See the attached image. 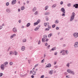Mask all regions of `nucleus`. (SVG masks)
<instances>
[{"instance_id": "obj_45", "label": "nucleus", "mask_w": 78, "mask_h": 78, "mask_svg": "<svg viewBox=\"0 0 78 78\" xmlns=\"http://www.w3.org/2000/svg\"><path fill=\"white\" fill-rule=\"evenodd\" d=\"M65 51V50H62L60 51V53H62V51Z\"/></svg>"}, {"instance_id": "obj_9", "label": "nucleus", "mask_w": 78, "mask_h": 78, "mask_svg": "<svg viewBox=\"0 0 78 78\" xmlns=\"http://www.w3.org/2000/svg\"><path fill=\"white\" fill-rule=\"evenodd\" d=\"M8 64V62H6L4 63L3 65L4 66V67H6V66H7Z\"/></svg>"}, {"instance_id": "obj_42", "label": "nucleus", "mask_w": 78, "mask_h": 78, "mask_svg": "<svg viewBox=\"0 0 78 78\" xmlns=\"http://www.w3.org/2000/svg\"><path fill=\"white\" fill-rule=\"evenodd\" d=\"M38 12L37 11H36V12H35L34 13V14H35V15H36V14H37Z\"/></svg>"}, {"instance_id": "obj_3", "label": "nucleus", "mask_w": 78, "mask_h": 78, "mask_svg": "<svg viewBox=\"0 0 78 78\" xmlns=\"http://www.w3.org/2000/svg\"><path fill=\"white\" fill-rule=\"evenodd\" d=\"M74 46L75 48H77L78 47V42L76 41L75 42Z\"/></svg>"}, {"instance_id": "obj_2", "label": "nucleus", "mask_w": 78, "mask_h": 78, "mask_svg": "<svg viewBox=\"0 0 78 78\" xmlns=\"http://www.w3.org/2000/svg\"><path fill=\"white\" fill-rule=\"evenodd\" d=\"M67 72L68 73H70V74H72L73 75H75V73H74V72L71 69H68L67 70Z\"/></svg>"}, {"instance_id": "obj_30", "label": "nucleus", "mask_w": 78, "mask_h": 78, "mask_svg": "<svg viewBox=\"0 0 78 78\" xmlns=\"http://www.w3.org/2000/svg\"><path fill=\"white\" fill-rule=\"evenodd\" d=\"M42 42H43V43H44V42H45V39H44V38H42Z\"/></svg>"}, {"instance_id": "obj_35", "label": "nucleus", "mask_w": 78, "mask_h": 78, "mask_svg": "<svg viewBox=\"0 0 78 78\" xmlns=\"http://www.w3.org/2000/svg\"><path fill=\"white\" fill-rule=\"evenodd\" d=\"M48 6H47L45 7V10H47L48 9Z\"/></svg>"}, {"instance_id": "obj_18", "label": "nucleus", "mask_w": 78, "mask_h": 78, "mask_svg": "<svg viewBox=\"0 0 78 78\" xmlns=\"http://www.w3.org/2000/svg\"><path fill=\"white\" fill-rule=\"evenodd\" d=\"M50 14V12H45L44 13V15L45 16H47V15H48Z\"/></svg>"}, {"instance_id": "obj_34", "label": "nucleus", "mask_w": 78, "mask_h": 78, "mask_svg": "<svg viewBox=\"0 0 78 78\" xmlns=\"http://www.w3.org/2000/svg\"><path fill=\"white\" fill-rule=\"evenodd\" d=\"M65 51V52H66V55H68V53H69V52L68 51H67V50H66V51Z\"/></svg>"}, {"instance_id": "obj_29", "label": "nucleus", "mask_w": 78, "mask_h": 78, "mask_svg": "<svg viewBox=\"0 0 78 78\" xmlns=\"http://www.w3.org/2000/svg\"><path fill=\"white\" fill-rule=\"evenodd\" d=\"M56 4H54L52 6V8H55V7H56Z\"/></svg>"}, {"instance_id": "obj_37", "label": "nucleus", "mask_w": 78, "mask_h": 78, "mask_svg": "<svg viewBox=\"0 0 78 78\" xmlns=\"http://www.w3.org/2000/svg\"><path fill=\"white\" fill-rule=\"evenodd\" d=\"M26 41H27V40H26V39H23V42H26Z\"/></svg>"}, {"instance_id": "obj_4", "label": "nucleus", "mask_w": 78, "mask_h": 78, "mask_svg": "<svg viewBox=\"0 0 78 78\" xmlns=\"http://www.w3.org/2000/svg\"><path fill=\"white\" fill-rule=\"evenodd\" d=\"M12 31L14 33H17V29L16 27H14L12 30Z\"/></svg>"}, {"instance_id": "obj_58", "label": "nucleus", "mask_w": 78, "mask_h": 78, "mask_svg": "<svg viewBox=\"0 0 78 78\" xmlns=\"http://www.w3.org/2000/svg\"><path fill=\"white\" fill-rule=\"evenodd\" d=\"M28 62L29 64H30V61H31V60H28Z\"/></svg>"}, {"instance_id": "obj_60", "label": "nucleus", "mask_w": 78, "mask_h": 78, "mask_svg": "<svg viewBox=\"0 0 78 78\" xmlns=\"http://www.w3.org/2000/svg\"><path fill=\"white\" fill-rule=\"evenodd\" d=\"M62 54V55H65V52H63Z\"/></svg>"}, {"instance_id": "obj_28", "label": "nucleus", "mask_w": 78, "mask_h": 78, "mask_svg": "<svg viewBox=\"0 0 78 78\" xmlns=\"http://www.w3.org/2000/svg\"><path fill=\"white\" fill-rule=\"evenodd\" d=\"M69 66H70V65H69V63H67L66 64V66H67V67H69Z\"/></svg>"}, {"instance_id": "obj_38", "label": "nucleus", "mask_w": 78, "mask_h": 78, "mask_svg": "<svg viewBox=\"0 0 78 78\" xmlns=\"http://www.w3.org/2000/svg\"><path fill=\"white\" fill-rule=\"evenodd\" d=\"M45 31H49L50 30H49V29L48 28H46L45 29Z\"/></svg>"}, {"instance_id": "obj_25", "label": "nucleus", "mask_w": 78, "mask_h": 78, "mask_svg": "<svg viewBox=\"0 0 78 78\" xmlns=\"http://www.w3.org/2000/svg\"><path fill=\"white\" fill-rule=\"evenodd\" d=\"M32 74L33 75H36V72L34 71L32 72Z\"/></svg>"}, {"instance_id": "obj_15", "label": "nucleus", "mask_w": 78, "mask_h": 78, "mask_svg": "<svg viewBox=\"0 0 78 78\" xmlns=\"http://www.w3.org/2000/svg\"><path fill=\"white\" fill-rule=\"evenodd\" d=\"M36 9H37L36 7H34V8H33L32 9L33 12H34L36 11Z\"/></svg>"}, {"instance_id": "obj_43", "label": "nucleus", "mask_w": 78, "mask_h": 78, "mask_svg": "<svg viewBox=\"0 0 78 78\" xmlns=\"http://www.w3.org/2000/svg\"><path fill=\"white\" fill-rule=\"evenodd\" d=\"M64 75H68V73H67V72H65L64 73Z\"/></svg>"}, {"instance_id": "obj_31", "label": "nucleus", "mask_w": 78, "mask_h": 78, "mask_svg": "<svg viewBox=\"0 0 78 78\" xmlns=\"http://www.w3.org/2000/svg\"><path fill=\"white\" fill-rule=\"evenodd\" d=\"M65 13H66V12H63V14H62V16H65V15H66V14Z\"/></svg>"}, {"instance_id": "obj_48", "label": "nucleus", "mask_w": 78, "mask_h": 78, "mask_svg": "<svg viewBox=\"0 0 78 78\" xmlns=\"http://www.w3.org/2000/svg\"><path fill=\"white\" fill-rule=\"evenodd\" d=\"M48 38H47L46 39V40H45V42H48Z\"/></svg>"}, {"instance_id": "obj_64", "label": "nucleus", "mask_w": 78, "mask_h": 78, "mask_svg": "<svg viewBox=\"0 0 78 78\" xmlns=\"http://www.w3.org/2000/svg\"><path fill=\"white\" fill-rule=\"evenodd\" d=\"M31 78H34V76H33V75L31 76Z\"/></svg>"}, {"instance_id": "obj_27", "label": "nucleus", "mask_w": 78, "mask_h": 78, "mask_svg": "<svg viewBox=\"0 0 78 78\" xmlns=\"http://www.w3.org/2000/svg\"><path fill=\"white\" fill-rule=\"evenodd\" d=\"M13 52L14 53H15V55H17V54L18 53L15 51H14Z\"/></svg>"}, {"instance_id": "obj_12", "label": "nucleus", "mask_w": 78, "mask_h": 78, "mask_svg": "<svg viewBox=\"0 0 78 78\" xmlns=\"http://www.w3.org/2000/svg\"><path fill=\"white\" fill-rule=\"evenodd\" d=\"M61 11L62 12H66V11H65V9L64 8H62L61 9Z\"/></svg>"}, {"instance_id": "obj_17", "label": "nucleus", "mask_w": 78, "mask_h": 78, "mask_svg": "<svg viewBox=\"0 0 78 78\" xmlns=\"http://www.w3.org/2000/svg\"><path fill=\"white\" fill-rule=\"evenodd\" d=\"M25 46H23L21 47V50L22 51H24L25 50Z\"/></svg>"}, {"instance_id": "obj_11", "label": "nucleus", "mask_w": 78, "mask_h": 78, "mask_svg": "<svg viewBox=\"0 0 78 78\" xmlns=\"http://www.w3.org/2000/svg\"><path fill=\"white\" fill-rule=\"evenodd\" d=\"M16 36V34H14L13 35H12L10 37V38L12 39V38H13V37H14V36Z\"/></svg>"}, {"instance_id": "obj_20", "label": "nucleus", "mask_w": 78, "mask_h": 78, "mask_svg": "<svg viewBox=\"0 0 78 78\" xmlns=\"http://www.w3.org/2000/svg\"><path fill=\"white\" fill-rule=\"evenodd\" d=\"M30 23H27V24L26 25V27H30Z\"/></svg>"}, {"instance_id": "obj_26", "label": "nucleus", "mask_w": 78, "mask_h": 78, "mask_svg": "<svg viewBox=\"0 0 78 78\" xmlns=\"http://www.w3.org/2000/svg\"><path fill=\"white\" fill-rule=\"evenodd\" d=\"M21 10H23V9H25V6H23L21 7Z\"/></svg>"}, {"instance_id": "obj_47", "label": "nucleus", "mask_w": 78, "mask_h": 78, "mask_svg": "<svg viewBox=\"0 0 78 78\" xmlns=\"http://www.w3.org/2000/svg\"><path fill=\"white\" fill-rule=\"evenodd\" d=\"M46 21H48V17H46Z\"/></svg>"}, {"instance_id": "obj_1", "label": "nucleus", "mask_w": 78, "mask_h": 78, "mask_svg": "<svg viewBox=\"0 0 78 78\" xmlns=\"http://www.w3.org/2000/svg\"><path fill=\"white\" fill-rule=\"evenodd\" d=\"M75 12H73L72 15L71 16V18L70 19V22H72V21L73 20L74 18H75Z\"/></svg>"}, {"instance_id": "obj_50", "label": "nucleus", "mask_w": 78, "mask_h": 78, "mask_svg": "<svg viewBox=\"0 0 78 78\" xmlns=\"http://www.w3.org/2000/svg\"><path fill=\"white\" fill-rule=\"evenodd\" d=\"M37 66H38V64H36L34 66V68H35V67H36Z\"/></svg>"}, {"instance_id": "obj_36", "label": "nucleus", "mask_w": 78, "mask_h": 78, "mask_svg": "<svg viewBox=\"0 0 78 78\" xmlns=\"http://www.w3.org/2000/svg\"><path fill=\"white\" fill-rule=\"evenodd\" d=\"M52 27L53 28H54L55 27H56V25L55 24H53L52 26Z\"/></svg>"}, {"instance_id": "obj_63", "label": "nucleus", "mask_w": 78, "mask_h": 78, "mask_svg": "<svg viewBox=\"0 0 78 78\" xmlns=\"http://www.w3.org/2000/svg\"><path fill=\"white\" fill-rule=\"evenodd\" d=\"M29 1H27V4H28V3H29Z\"/></svg>"}, {"instance_id": "obj_55", "label": "nucleus", "mask_w": 78, "mask_h": 78, "mask_svg": "<svg viewBox=\"0 0 78 78\" xmlns=\"http://www.w3.org/2000/svg\"><path fill=\"white\" fill-rule=\"evenodd\" d=\"M41 44V41H38V45H39V44Z\"/></svg>"}, {"instance_id": "obj_56", "label": "nucleus", "mask_w": 78, "mask_h": 78, "mask_svg": "<svg viewBox=\"0 0 78 78\" xmlns=\"http://www.w3.org/2000/svg\"><path fill=\"white\" fill-rule=\"evenodd\" d=\"M45 56H46V54H44V58H45Z\"/></svg>"}, {"instance_id": "obj_6", "label": "nucleus", "mask_w": 78, "mask_h": 78, "mask_svg": "<svg viewBox=\"0 0 78 78\" xmlns=\"http://www.w3.org/2000/svg\"><path fill=\"white\" fill-rule=\"evenodd\" d=\"M73 35L75 37H78V33H74Z\"/></svg>"}, {"instance_id": "obj_32", "label": "nucleus", "mask_w": 78, "mask_h": 78, "mask_svg": "<svg viewBox=\"0 0 78 78\" xmlns=\"http://www.w3.org/2000/svg\"><path fill=\"white\" fill-rule=\"evenodd\" d=\"M67 6L68 7H70V6H71V4L70 3H69L67 4Z\"/></svg>"}, {"instance_id": "obj_61", "label": "nucleus", "mask_w": 78, "mask_h": 78, "mask_svg": "<svg viewBox=\"0 0 78 78\" xmlns=\"http://www.w3.org/2000/svg\"><path fill=\"white\" fill-rule=\"evenodd\" d=\"M26 75H27V73H26L24 75H23V76H26Z\"/></svg>"}, {"instance_id": "obj_13", "label": "nucleus", "mask_w": 78, "mask_h": 78, "mask_svg": "<svg viewBox=\"0 0 78 78\" xmlns=\"http://www.w3.org/2000/svg\"><path fill=\"white\" fill-rule=\"evenodd\" d=\"M73 7H75V8H78V4H74L73 5Z\"/></svg>"}, {"instance_id": "obj_16", "label": "nucleus", "mask_w": 78, "mask_h": 78, "mask_svg": "<svg viewBox=\"0 0 78 78\" xmlns=\"http://www.w3.org/2000/svg\"><path fill=\"white\" fill-rule=\"evenodd\" d=\"M47 67L49 68L51 66V64L49 63L47 65Z\"/></svg>"}, {"instance_id": "obj_62", "label": "nucleus", "mask_w": 78, "mask_h": 78, "mask_svg": "<svg viewBox=\"0 0 78 78\" xmlns=\"http://www.w3.org/2000/svg\"><path fill=\"white\" fill-rule=\"evenodd\" d=\"M20 9H18V12H20Z\"/></svg>"}, {"instance_id": "obj_51", "label": "nucleus", "mask_w": 78, "mask_h": 78, "mask_svg": "<svg viewBox=\"0 0 78 78\" xmlns=\"http://www.w3.org/2000/svg\"><path fill=\"white\" fill-rule=\"evenodd\" d=\"M44 75H43L41 76V78H44Z\"/></svg>"}, {"instance_id": "obj_14", "label": "nucleus", "mask_w": 78, "mask_h": 78, "mask_svg": "<svg viewBox=\"0 0 78 78\" xmlns=\"http://www.w3.org/2000/svg\"><path fill=\"white\" fill-rule=\"evenodd\" d=\"M16 0H13L12 2V5H14L16 3Z\"/></svg>"}, {"instance_id": "obj_54", "label": "nucleus", "mask_w": 78, "mask_h": 78, "mask_svg": "<svg viewBox=\"0 0 78 78\" xmlns=\"http://www.w3.org/2000/svg\"><path fill=\"white\" fill-rule=\"evenodd\" d=\"M48 26L49 28H50V29L51 28V26H49V25H48Z\"/></svg>"}, {"instance_id": "obj_40", "label": "nucleus", "mask_w": 78, "mask_h": 78, "mask_svg": "<svg viewBox=\"0 0 78 78\" xmlns=\"http://www.w3.org/2000/svg\"><path fill=\"white\" fill-rule=\"evenodd\" d=\"M13 63L12 62H10L9 63V65H10V66H12V64Z\"/></svg>"}, {"instance_id": "obj_49", "label": "nucleus", "mask_w": 78, "mask_h": 78, "mask_svg": "<svg viewBox=\"0 0 78 78\" xmlns=\"http://www.w3.org/2000/svg\"><path fill=\"white\" fill-rule=\"evenodd\" d=\"M58 54V53L57 52H55L54 53V55H56Z\"/></svg>"}, {"instance_id": "obj_53", "label": "nucleus", "mask_w": 78, "mask_h": 78, "mask_svg": "<svg viewBox=\"0 0 78 78\" xmlns=\"http://www.w3.org/2000/svg\"><path fill=\"white\" fill-rule=\"evenodd\" d=\"M9 2H7L6 3V6H8V5H9Z\"/></svg>"}, {"instance_id": "obj_44", "label": "nucleus", "mask_w": 78, "mask_h": 78, "mask_svg": "<svg viewBox=\"0 0 78 78\" xmlns=\"http://www.w3.org/2000/svg\"><path fill=\"white\" fill-rule=\"evenodd\" d=\"M56 30H59V27H56Z\"/></svg>"}, {"instance_id": "obj_39", "label": "nucleus", "mask_w": 78, "mask_h": 78, "mask_svg": "<svg viewBox=\"0 0 78 78\" xmlns=\"http://www.w3.org/2000/svg\"><path fill=\"white\" fill-rule=\"evenodd\" d=\"M3 74L2 73H0V77H1V76H2L3 75Z\"/></svg>"}, {"instance_id": "obj_41", "label": "nucleus", "mask_w": 78, "mask_h": 78, "mask_svg": "<svg viewBox=\"0 0 78 78\" xmlns=\"http://www.w3.org/2000/svg\"><path fill=\"white\" fill-rule=\"evenodd\" d=\"M2 28H3V27L2 26H0V30H2Z\"/></svg>"}, {"instance_id": "obj_10", "label": "nucleus", "mask_w": 78, "mask_h": 78, "mask_svg": "<svg viewBox=\"0 0 78 78\" xmlns=\"http://www.w3.org/2000/svg\"><path fill=\"white\" fill-rule=\"evenodd\" d=\"M41 27V26L40 25H39L38 26V27H36L34 29V31H37L38 30V29L40 27Z\"/></svg>"}, {"instance_id": "obj_7", "label": "nucleus", "mask_w": 78, "mask_h": 78, "mask_svg": "<svg viewBox=\"0 0 78 78\" xmlns=\"http://www.w3.org/2000/svg\"><path fill=\"white\" fill-rule=\"evenodd\" d=\"M12 11V10H11V9H6V12H8L9 13H10V12H11Z\"/></svg>"}, {"instance_id": "obj_52", "label": "nucleus", "mask_w": 78, "mask_h": 78, "mask_svg": "<svg viewBox=\"0 0 78 78\" xmlns=\"http://www.w3.org/2000/svg\"><path fill=\"white\" fill-rule=\"evenodd\" d=\"M60 5H62V4H63V2H62V1L61 2H60Z\"/></svg>"}, {"instance_id": "obj_5", "label": "nucleus", "mask_w": 78, "mask_h": 78, "mask_svg": "<svg viewBox=\"0 0 78 78\" xmlns=\"http://www.w3.org/2000/svg\"><path fill=\"white\" fill-rule=\"evenodd\" d=\"M0 68L2 70H5V66H3V64H2L1 65Z\"/></svg>"}, {"instance_id": "obj_23", "label": "nucleus", "mask_w": 78, "mask_h": 78, "mask_svg": "<svg viewBox=\"0 0 78 78\" xmlns=\"http://www.w3.org/2000/svg\"><path fill=\"white\" fill-rule=\"evenodd\" d=\"M43 38L44 39H47V36L46 35H44L43 36Z\"/></svg>"}, {"instance_id": "obj_19", "label": "nucleus", "mask_w": 78, "mask_h": 78, "mask_svg": "<svg viewBox=\"0 0 78 78\" xmlns=\"http://www.w3.org/2000/svg\"><path fill=\"white\" fill-rule=\"evenodd\" d=\"M53 70H51L49 72V73H50V74H51V75H52V74H53Z\"/></svg>"}, {"instance_id": "obj_46", "label": "nucleus", "mask_w": 78, "mask_h": 78, "mask_svg": "<svg viewBox=\"0 0 78 78\" xmlns=\"http://www.w3.org/2000/svg\"><path fill=\"white\" fill-rule=\"evenodd\" d=\"M44 62V59L42 60L41 61V63H43V62Z\"/></svg>"}, {"instance_id": "obj_8", "label": "nucleus", "mask_w": 78, "mask_h": 78, "mask_svg": "<svg viewBox=\"0 0 78 78\" xmlns=\"http://www.w3.org/2000/svg\"><path fill=\"white\" fill-rule=\"evenodd\" d=\"M39 22H40V20H38L36 22L34 23V25H36L38 24V23H39Z\"/></svg>"}, {"instance_id": "obj_59", "label": "nucleus", "mask_w": 78, "mask_h": 78, "mask_svg": "<svg viewBox=\"0 0 78 78\" xmlns=\"http://www.w3.org/2000/svg\"><path fill=\"white\" fill-rule=\"evenodd\" d=\"M45 46H47V43H45Z\"/></svg>"}, {"instance_id": "obj_24", "label": "nucleus", "mask_w": 78, "mask_h": 78, "mask_svg": "<svg viewBox=\"0 0 78 78\" xmlns=\"http://www.w3.org/2000/svg\"><path fill=\"white\" fill-rule=\"evenodd\" d=\"M56 47H55L51 49V50H52V51H54V50H56Z\"/></svg>"}, {"instance_id": "obj_33", "label": "nucleus", "mask_w": 78, "mask_h": 78, "mask_svg": "<svg viewBox=\"0 0 78 78\" xmlns=\"http://www.w3.org/2000/svg\"><path fill=\"white\" fill-rule=\"evenodd\" d=\"M12 53H13V52L12 51H11L10 52L9 54L10 55H12Z\"/></svg>"}, {"instance_id": "obj_57", "label": "nucleus", "mask_w": 78, "mask_h": 78, "mask_svg": "<svg viewBox=\"0 0 78 78\" xmlns=\"http://www.w3.org/2000/svg\"><path fill=\"white\" fill-rule=\"evenodd\" d=\"M44 25L45 27H46V25H47V24L46 23H44Z\"/></svg>"}, {"instance_id": "obj_21", "label": "nucleus", "mask_w": 78, "mask_h": 78, "mask_svg": "<svg viewBox=\"0 0 78 78\" xmlns=\"http://www.w3.org/2000/svg\"><path fill=\"white\" fill-rule=\"evenodd\" d=\"M51 36H52V33H51L50 34H49L48 35V37H51Z\"/></svg>"}, {"instance_id": "obj_22", "label": "nucleus", "mask_w": 78, "mask_h": 78, "mask_svg": "<svg viewBox=\"0 0 78 78\" xmlns=\"http://www.w3.org/2000/svg\"><path fill=\"white\" fill-rule=\"evenodd\" d=\"M55 23L57 24L58 23H59V21L58 20H57L55 21Z\"/></svg>"}]
</instances>
